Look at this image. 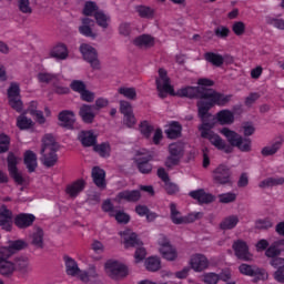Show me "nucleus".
I'll use <instances>...</instances> for the list:
<instances>
[{"label":"nucleus","instance_id":"f257e3e1","mask_svg":"<svg viewBox=\"0 0 284 284\" xmlns=\"http://www.w3.org/2000/svg\"><path fill=\"white\" fill-rule=\"evenodd\" d=\"M212 85H214L213 80L202 78L197 80L196 88H182L178 91V94L179 97H187L189 99H193V97L201 99L197 103L199 116L200 119H205L210 116V110H212L214 105H226L232 99V95H225L210 89Z\"/></svg>","mask_w":284,"mask_h":284},{"label":"nucleus","instance_id":"f03ea898","mask_svg":"<svg viewBox=\"0 0 284 284\" xmlns=\"http://www.w3.org/2000/svg\"><path fill=\"white\" fill-rule=\"evenodd\" d=\"M202 125L200 126L201 136L203 139H207L210 141L211 145H213L216 150H220L221 152H225V154H232L234 152V149L221 138L217 133H214L212 131V128H214V122L209 123L210 121V113L204 119H201Z\"/></svg>","mask_w":284,"mask_h":284},{"label":"nucleus","instance_id":"7ed1b4c3","mask_svg":"<svg viewBox=\"0 0 284 284\" xmlns=\"http://www.w3.org/2000/svg\"><path fill=\"white\" fill-rule=\"evenodd\" d=\"M57 150H59V144L52 134H45L42 138L41 144V163L45 165V168H52L59 161L57 156Z\"/></svg>","mask_w":284,"mask_h":284},{"label":"nucleus","instance_id":"20e7f679","mask_svg":"<svg viewBox=\"0 0 284 284\" xmlns=\"http://www.w3.org/2000/svg\"><path fill=\"white\" fill-rule=\"evenodd\" d=\"M220 134L224 136L230 145V148H237L240 152H251L252 151V140L241 136L236 131L230 128H223Z\"/></svg>","mask_w":284,"mask_h":284},{"label":"nucleus","instance_id":"39448f33","mask_svg":"<svg viewBox=\"0 0 284 284\" xmlns=\"http://www.w3.org/2000/svg\"><path fill=\"white\" fill-rule=\"evenodd\" d=\"M20 162H21V158L14 155V153L11 152L8 154V158H7L8 172L11 179H13L16 184L20 185L21 187H26L28 183H30V180L23 176L21 172H19V169L17 168V165H19Z\"/></svg>","mask_w":284,"mask_h":284},{"label":"nucleus","instance_id":"423d86ee","mask_svg":"<svg viewBox=\"0 0 284 284\" xmlns=\"http://www.w3.org/2000/svg\"><path fill=\"white\" fill-rule=\"evenodd\" d=\"M65 270L69 276H75V278H81L83 283H88L97 276V271L90 270L89 272H83L79 268L77 261L70 256H64Z\"/></svg>","mask_w":284,"mask_h":284},{"label":"nucleus","instance_id":"0eeeda50","mask_svg":"<svg viewBox=\"0 0 284 284\" xmlns=\"http://www.w3.org/2000/svg\"><path fill=\"white\" fill-rule=\"evenodd\" d=\"M104 272L113 281H121L128 276V266L120 261L108 260L104 264Z\"/></svg>","mask_w":284,"mask_h":284},{"label":"nucleus","instance_id":"6e6552de","mask_svg":"<svg viewBox=\"0 0 284 284\" xmlns=\"http://www.w3.org/2000/svg\"><path fill=\"white\" fill-rule=\"evenodd\" d=\"M185 154V144L182 142H175L169 145V156L165 160L166 168H174L181 163Z\"/></svg>","mask_w":284,"mask_h":284},{"label":"nucleus","instance_id":"1a4fd4ad","mask_svg":"<svg viewBox=\"0 0 284 284\" xmlns=\"http://www.w3.org/2000/svg\"><path fill=\"white\" fill-rule=\"evenodd\" d=\"M159 252L165 261H176L179 258V253L176 252V247H174L170 240L166 236H160L158 241Z\"/></svg>","mask_w":284,"mask_h":284},{"label":"nucleus","instance_id":"9d476101","mask_svg":"<svg viewBox=\"0 0 284 284\" xmlns=\"http://www.w3.org/2000/svg\"><path fill=\"white\" fill-rule=\"evenodd\" d=\"M9 105L16 112H23V102L21 101V88L19 83L12 82L8 89Z\"/></svg>","mask_w":284,"mask_h":284},{"label":"nucleus","instance_id":"9b49d317","mask_svg":"<svg viewBox=\"0 0 284 284\" xmlns=\"http://www.w3.org/2000/svg\"><path fill=\"white\" fill-rule=\"evenodd\" d=\"M80 52L84 61H88L93 70H99V68H101V62L99 61V53H97V49H94V47L88 43H82L80 45Z\"/></svg>","mask_w":284,"mask_h":284},{"label":"nucleus","instance_id":"f8f14e48","mask_svg":"<svg viewBox=\"0 0 284 284\" xmlns=\"http://www.w3.org/2000/svg\"><path fill=\"white\" fill-rule=\"evenodd\" d=\"M156 88L160 93V97L174 94V88L170 83V78L168 77V71H165V69H159V75L156 78Z\"/></svg>","mask_w":284,"mask_h":284},{"label":"nucleus","instance_id":"ddd939ff","mask_svg":"<svg viewBox=\"0 0 284 284\" xmlns=\"http://www.w3.org/2000/svg\"><path fill=\"white\" fill-rule=\"evenodd\" d=\"M152 154L145 149H141L136 152L134 161L142 174H150V172H152V164H150Z\"/></svg>","mask_w":284,"mask_h":284},{"label":"nucleus","instance_id":"4468645a","mask_svg":"<svg viewBox=\"0 0 284 284\" xmlns=\"http://www.w3.org/2000/svg\"><path fill=\"white\" fill-rule=\"evenodd\" d=\"M240 274L243 276H252L257 281H267V271L258 268L257 266H252L250 264L243 263L239 266Z\"/></svg>","mask_w":284,"mask_h":284},{"label":"nucleus","instance_id":"2eb2a0df","mask_svg":"<svg viewBox=\"0 0 284 284\" xmlns=\"http://www.w3.org/2000/svg\"><path fill=\"white\" fill-rule=\"evenodd\" d=\"M170 210H171L172 223H174L175 225H183L185 223H194V221H196V219H201V216H203L202 213H191L187 215V217L182 216L181 212H179V210H176V204H171Z\"/></svg>","mask_w":284,"mask_h":284},{"label":"nucleus","instance_id":"dca6fc26","mask_svg":"<svg viewBox=\"0 0 284 284\" xmlns=\"http://www.w3.org/2000/svg\"><path fill=\"white\" fill-rule=\"evenodd\" d=\"M189 265L193 272H205L210 267V260L201 253L191 255Z\"/></svg>","mask_w":284,"mask_h":284},{"label":"nucleus","instance_id":"f3484780","mask_svg":"<svg viewBox=\"0 0 284 284\" xmlns=\"http://www.w3.org/2000/svg\"><path fill=\"white\" fill-rule=\"evenodd\" d=\"M213 181L217 183V185H227V183H232V172L230 168L221 164L213 171Z\"/></svg>","mask_w":284,"mask_h":284},{"label":"nucleus","instance_id":"a211bd4d","mask_svg":"<svg viewBox=\"0 0 284 284\" xmlns=\"http://www.w3.org/2000/svg\"><path fill=\"white\" fill-rule=\"evenodd\" d=\"M233 252L240 261H253L254 255L250 252L247 243L242 240H237L233 243Z\"/></svg>","mask_w":284,"mask_h":284},{"label":"nucleus","instance_id":"6ab92c4d","mask_svg":"<svg viewBox=\"0 0 284 284\" xmlns=\"http://www.w3.org/2000/svg\"><path fill=\"white\" fill-rule=\"evenodd\" d=\"M210 119H212V114H210L207 123H214V124L219 123L220 125H232V123H234V112L230 110H221L214 115L213 118L214 122H210Z\"/></svg>","mask_w":284,"mask_h":284},{"label":"nucleus","instance_id":"aec40b11","mask_svg":"<svg viewBox=\"0 0 284 284\" xmlns=\"http://www.w3.org/2000/svg\"><path fill=\"white\" fill-rule=\"evenodd\" d=\"M70 54V51H68V45H65L63 42L55 43L49 52V55L52 59H57L58 61H65Z\"/></svg>","mask_w":284,"mask_h":284},{"label":"nucleus","instance_id":"412c9836","mask_svg":"<svg viewBox=\"0 0 284 284\" xmlns=\"http://www.w3.org/2000/svg\"><path fill=\"white\" fill-rule=\"evenodd\" d=\"M120 236L125 247H141V245H143V242L139 240V237L136 236V233H134L131 230H125L123 232H120Z\"/></svg>","mask_w":284,"mask_h":284},{"label":"nucleus","instance_id":"4be33fe9","mask_svg":"<svg viewBox=\"0 0 284 284\" xmlns=\"http://www.w3.org/2000/svg\"><path fill=\"white\" fill-rule=\"evenodd\" d=\"M81 26L79 27V32L83 37H89L90 39H97L99 37V33L92 29V26H94V20L90 18H82L81 19Z\"/></svg>","mask_w":284,"mask_h":284},{"label":"nucleus","instance_id":"5701e85b","mask_svg":"<svg viewBox=\"0 0 284 284\" xmlns=\"http://www.w3.org/2000/svg\"><path fill=\"white\" fill-rule=\"evenodd\" d=\"M10 256V253H4L0 251V274L2 276H10L17 270L14 264L10 261H8V257Z\"/></svg>","mask_w":284,"mask_h":284},{"label":"nucleus","instance_id":"b1692460","mask_svg":"<svg viewBox=\"0 0 284 284\" xmlns=\"http://www.w3.org/2000/svg\"><path fill=\"white\" fill-rule=\"evenodd\" d=\"M58 120L62 128L72 130V128H74V123H77V115L72 111L64 110L59 113Z\"/></svg>","mask_w":284,"mask_h":284},{"label":"nucleus","instance_id":"393cba45","mask_svg":"<svg viewBox=\"0 0 284 284\" xmlns=\"http://www.w3.org/2000/svg\"><path fill=\"white\" fill-rule=\"evenodd\" d=\"M271 258V265L276 270L273 277L277 281V283H284V258L278 257V255Z\"/></svg>","mask_w":284,"mask_h":284},{"label":"nucleus","instance_id":"a878e982","mask_svg":"<svg viewBox=\"0 0 284 284\" xmlns=\"http://www.w3.org/2000/svg\"><path fill=\"white\" fill-rule=\"evenodd\" d=\"M0 227L7 232L12 230V212L6 206H1L0 209Z\"/></svg>","mask_w":284,"mask_h":284},{"label":"nucleus","instance_id":"bb28decb","mask_svg":"<svg viewBox=\"0 0 284 284\" xmlns=\"http://www.w3.org/2000/svg\"><path fill=\"white\" fill-rule=\"evenodd\" d=\"M78 141H80L84 148H92V145L97 143V134H94V131H81L78 134Z\"/></svg>","mask_w":284,"mask_h":284},{"label":"nucleus","instance_id":"cd10ccee","mask_svg":"<svg viewBox=\"0 0 284 284\" xmlns=\"http://www.w3.org/2000/svg\"><path fill=\"white\" fill-rule=\"evenodd\" d=\"M79 116L83 123H94L97 113L92 110V105L83 104L80 106Z\"/></svg>","mask_w":284,"mask_h":284},{"label":"nucleus","instance_id":"c85d7f7f","mask_svg":"<svg viewBox=\"0 0 284 284\" xmlns=\"http://www.w3.org/2000/svg\"><path fill=\"white\" fill-rule=\"evenodd\" d=\"M23 161L28 172H34L39 165L37 162V153H34V151H26L23 154Z\"/></svg>","mask_w":284,"mask_h":284},{"label":"nucleus","instance_id":"c756f323","mask_svg":"<svg viewBox=\"0 0 284 284\" xmlns=\"http://www.w3.org/2000/svg\"><path fill=\"white\" fill-rule=\"evenodd\" d=\"M139 199H141V192L139 191H122L118 194L115 201L118 203H123V201L132 203L139 201Z\"/></svg>","mask_w":284,"mask_h":284},{"label":"nucleus","instance_id":"7c9ffc66","mask_svg":"<svg viewBox=\"0 0 284 284\" xmlns=\"http://www.w3.org/2000/svg\"><path fill=\"white\" fill-rule=\"evenodd\" d=\"M133 43L138 48H152L156 43V40L150 34H142L136 37Z\"/></svg>","mask_w":284,"mask_h":284},{"label":"nucleus","instance_id":"2f4dec72","mask_svg":"<svg viewBox=\"0 0 284 284\" xmlns=\"http://www.w3.org/2000/svg\"><path fill=\"white\" fill-rule=\"evenodd\" d=\"M281 148H283V139H277L275 141H273L271 144L264 146L262 149V155L263 156H273V154H276V152H278V150H281Z\"/></svg>","mask_w":284,"mask_h":284},{"label":"nucleus","instance_id":"473e14b6","mask_svg":"<svg viewBox=\"0 0 284 284\" xmlns=\"http://www.w3.org/2000/svg\"><path fill=\"white\" fill-rule=\"evenodd\" d=\"M92 179L97 187H105V171L99 166L93 168Z\"/></svg>","mask_w":284,"mask_h":284},{"label":"nucleus","instance_id":"72a5a7b5","mask_svg":"<svg viewBox=\"0 0 284 284\" xmlns=\"http://www.w3.org/2000/svg\"><path fill=\"white\" fill-rule=\"evenodd\" d=\"M14 223H16L17 227H20V229L30 227V225H32V223H34V215L26 214V213L19 214L14 219Z\"/></svg>","mask_w":284,"mask_h":284},{"label":"nucleus","instance_id":"f704fd0d","mask_svg":"<svg viewBox=\"0 0 284 284\" xmlns=\"http://www.w3.org/2000/svg\"><path fill=\"white\" fill-rule=\"evenodd\" d=\"M190 196L200 203H212L214 201V195L206 193L204 190L192 191Z\"/></svg>","mask_w":284,"mask_h":284},{"label":"nucleus","instance_id":"c9c22d12","mask_svg":"<svg viewBox=\"0 0 284 284\" xmlns=\"http://www.w3.org/2000/svg\"><path fill=\"white\" fill-rule=\"evenodd\" d=\"M94 19L97 26H99V28H102V30H108V28H110V23L112 22V18H110V14L101 10L95 13Z\"/></svg>","mask_w":284,"mask_h":284},{"label":"nucleus","instance_id":"e433bc0d","mask_svg":"<svg viewBox=\"0 0 284 284\" xmlns=\"http://www.w3.org/2000/svg\"><path fill=\"white\" fill-rule=\"evenodd\" d=\"M85 187V180H78L67 186V194L69 196H78L80 192H83V189Z\"/></svg>","mask_w":284,"mask_h":284},{"label":"nucleus","instance_id":"4c0bfd02","mask_svg":"<svg viewBox=\"0 0 284 284\" xmlns=\"http://www.w3.org/2000/svg\"><path fill=\"white\" fill-rule=\"evenodd\" d=\"M43 230L41 227H34L29 239L34 247H43Z\"/></svg>","mask_w":284,"mask_h":284},{"label":"nucleus","instance_id":"58836bf2","mask_svg":"<svg viewBox=\"0 0 284 284\" xmlns=\"http://www.w3.org/2000/svg\"><path fill=\"white\" fill-rule=\"evenodd\" d=\"M281 252H284V240L275 242L273 245H271L265 254L267 258H274V256L281 255Z\"/></svg>","mask_w":284,"mask_h":284},{"label":"nucleus","instance_id":"ea45409f","mask_svg":"<svg viewBox=\"0 0 284 284\" xmlns=\"http://www.w3.org/2000/svg\"><path fill=\"white\" fill-rule=\"evenodd\" d=\"M16 125L20 130H32L34 128V121L26 114H21L17 118Z\"/></svg>","mask_w":284,"mask_h":284},{"label":"nucleus","instance_id":"a19ab883","mask_svg":"<svg viewBox=\"0 0 284 284\" xmlns=\"http://www.w3.org/2000/svg\"><path fill=\"white\" fill-rule=\"evenodd\" d=\"M28 247V243L23 240H18L11 243V245L8 247H0V251L4 252V254L10 253V256L17 252L18 250H23Z\"/></svg>","mask_w":284,"mask_h":284},{"label":"nucleus","instance_id":"79ce46f5","mask_svg":"<svg viewBox=\"0 0 284 284\" xmlns=\"http://www.w3.org/2000/svg\"><path fill=\"white\" fill-rule=\"evenodd\" d=\"M284 184V178L283 176H274V178H267L260 182L258 187L265 189V187H274L276 185H283Z\"/></svg>","mask_w":284,"mask_h":284},{"label":"nucleus","instance_id":"37998d69","mask_svg":"<svg viewBox=\"0 0 284 284\" xmlns=\"http://www.w3.org/2000/svg\"><path fill=\"white\" fill-rule=\"evenodd\" d=\"M165 134L169 139H179L181 136V124L178 122L169 123Z\"/></svg>","mask_w":284,"mask_h":284},{"label":"nucleus","instance_id":"c03bdc74","mask_svg":"<svg viewBox=\"0 0 284 284\" xmlns=\"http://www.w3.org/2000/svg\"><path fill=\"white\" fill-rule=\"evenodd\" d=\"M205 61L215 65V68H221L224 62L223 55L214 52H207L204 54Z\"/></svg>","mask_w":284,"mask_h":284},{"label":"nucleus","instance_id":"a18cd8bd","mask_svg":"<svg viewBox=\"0 0 284 284\" xmlns=\"http://www.w3.org/2000/svg\"><path fill=\"white\" fill-rule=\"evenodd\" d=\"M145 267L149 272H159L161 270V258L151 256L145 260Z\"/></svg>","mask_w":284,"mask_h":284},{"label":"nucleus","instance_id":"49530a36","mask_svg":"<svg viewBox=\"0 0 284 284\" xmlns=\"http://www.w3.org/2000/svg\"><path fill=\"white\" fill-rule=\"evenodd\" d=\"M99 7L97 6L95 2L88 1L84 3V7L82 9V14L84 17H97V12H100Z\"/></svg>","mask_w":284,"mask_h":284},{"label":"nucleus","instance_id":"de8ad7c7","mask_svg":"<svg viewBox=\"0 0 284 284\" xmlns=\"http://www.w3.org/2000/svg\"><path fill=\"white\" fill-rule=\"evenodd\" d=\"M236 225H239V216L231 215L221 222L220 227L221 230H234Z\"/></svg>","mask_w":284,"mask_h":284},{"label":"nucleus","instance_id":"09e8293b","mask_svg":"<svg viewBox=\"0 0 284 284\" xmlns=\"http://www.w3.org/2000/svg\"><path fill=\"white\" fill-rule=\"evenodd\" d=\"M118 94H121L122 97H124V99L134 101L136 99V89L130 87H120L118 89Z\"/></svg>","mask_w":284,"mask_h":284},{"label":"nucleus","instance_id":"8fccbe9b","mask_svg":"<svg viewBox=\"0 0 284 284\" xmlns=\"http://www.w3.org/2000/svg\"><path fill=\"white\" fill-rule=\"evenodd\" d=\"M154 126L152 125V123H150V121L144 120L140 122L139 131L143 136H145V139H150V134H152Z\"/></svg>","mask_w":284,"mask_h":284},{"label":"nucleus","instance_id":"3c124183","mask_svg":"<svg viewBox=\"0 0 284 284\" xmlns=\"http://www.w3.org/2000/svg\"><path fill=\"white\" fill-rule=\"evenodd\" d=\"M38 81L40 83H55V81H60L59 75L50 74L45 71H42L38 74Z\"/></svg>","mask_w":284,"mask_h":284},{"label":"nucleus","instance_id":"603ef678","mask_svg":"<svg viewBox=\"0 0 284 284\" xmlns=\"http://www.w3.org/2000/svg\"><path fill=\"white\" fill-rule=\"evenodd\" d=\"M267 26H272L277 30H284V20L274 16H268L265 18Z\"/></svg>","mask_w":284,"mask_h":284},{"label":"nucleus","instance_id":"864d4df0","mask_svg":"<svg viewBox=\"0 0 284 284\" xmlns=\"http://www.w3.org/2000/svg\"><path fill=\"white\" fill-rule=\"evenodd\" d=\"M111 216L115 219L116 223L122 225L130 223V214L125 213V211H115Z\"/></svg>","mask_w":284,"mask_h":284},{"label":"nucleus","instance_id":"5fc2aeb1","mask_svg":"<svg viewBox=\"0 0 284 284\" xmlns=\"http://www.w3.org/2000/svg\"><path fill=\"white\" fill-rule=\"evenodd\" d=\"M112 149L110 148V143H101L94 146V152H97L100 156L108 158L110 156V152Z\"/></svg>","mask_w":284,"mask_h":284},{"label":"nucleus","instance_id":"6e6d98bb","mask_svg":"<svg viewBox=\"0 0 284 284\" xmlns=\"http://www.w3.org/2000/svg\"><path fill=\"white\" fill-rule=\"evenodd\" d=\"M136 12L144 19H153L154 18V9L145 6L136 7Z\"/></svg>","mask_w":284,"mask_h":284},{"label":"nucleus","instance_id":"4d7b16f0","mask_svg":"<svg viewBox=\"0 0 284 284\" xmlns=\"http://www.w3.org/2000/svg\"><path fill=\"white\" fill-rule=\"evenodd\" d=\"M246 27L243 21H236L232 26V31L235 37H243L245 34Z\"/></svg>","mask_w":284,"mask_h":284},{"label":"nucleus","instance_id":"13d9d810","mask_svg":"<svg viewBox=\"0 0 284 284\" xmlns=\"http://www.w3.org/2000/svg\"><path fill=\"white\" fill-rule=\"evenodd\" d=\"M214 34L219 39H227L230 37V28L225 26H219L214 29Z\"/></svg>","mask_w":284,"mask_h":284},{"label":"nucleus","instance_id":"bf43d9fd","mask_svg":"<svg viewBox=\"0 0 284 284\" xmlns=\"http://www.w3.org/2000/svg\"><path fill=\"white\" fill-rule=\"evenodd\" d=\"M10 150V136L6 133L0 134V154Z\"/></svg>","mask_w":284,"mask_h":284},{"label":"nucleus","instance_id":"052dcab7","mask_svg":"<svg viewBox=\"0 0 284 284\" xmlns=\"http://www.w3.org/2000/svg\"><path fill=\"white\" fill-rule=\"evenodd\" d=\"M120 112L123 116L128 114H134V111L132 110V103L125 100L120 101Z\"/></svg>","mask_w":284,"mask_h":284},{"label":"nucleus","instance_id":"680f3d73","mask_svg":"<svg viewBox=\"0 0 284 284\" xmlns=\"http://www.w3.org/2000/svg\"><path fill=\"white\" fill-rule=\"evenodd\" d=\"M19 10L23 14H32V7L30 6V0H18Z\"/></svg>","mask_w":284,"mask_h":284},{"label":"nucleus","instance_id":"e2e57ef3","mask_svg":"<svg viewBox=\"0 0 284 284\" xmlns=\"http://www.w3.org/2000/svg\"><path fill=\"white\" fill-rule=\"evenodd\" d=\"M16 267L20 272H30V261L28 258H20L16 262Z\"/></svg>","mask_w":284,"mask_h":284},{"label":"nucleus","instance_id":"0e129e2a","mask_svg":"<svg viewBox=\"0 0 284 284\" xmlns=\"http://www.w3.org/2000/svg\"><path fill=\"white\" fill-rule=\"evenodd\" d=\"M220 281V275L216 273H205L203 275V283L205 284H217Z\"/></svg>","mask_w":284,"mask_h":284},{"label":"nucleus","instance_id":"69168bd1","mask_svg":"<svg viewBox=\"0 0 284 284\" xmlns=\"http://www.w3.org/2000/svg\"><path fill=\"white\" fill-rule=\"evenodd\" d=\"M145 256H148V251L144 247H138L134 253V262L142 263V261H145Z\"/></svg>","mask_w":284,"mask_h":284},{"label":"nucleus","instance_id":"338daca9","mask_svg":"<svg viewBox=\"0 0 284 284\" xmlns=\"http://www.w3.org/2000/svg\"><path fill=\"white\" fill-rule=\"evenodd\" d=\"M71 90L73 92H78V94H81L85 90V83L81 80H74L70 84Z\"/></svg>","mask_w":284,"mask_h":284},{"label":"nucleus","instance_id":"774afa93","mask_svg":"<svg viewBox=\"0 0 284 284\" xmlns=\"http://www.w3.org/2000/svg\"><path fill=\"white\" fill-rule=\"evenodd\" d=\"M123 125H125V128H134V125H136V118L134 116V113L123 115Z\"/></svg>","mask_w":284,"mask_h":284}]
</instances>
